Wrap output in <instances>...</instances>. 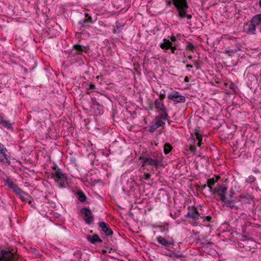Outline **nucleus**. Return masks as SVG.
<instances>
[{
  "label": "nucleus",
  "mask_w": 261,
  "mask_h": 261,
  "mask_svg": "<svg viewBox=\"0 0 261 261\" xmlns=\"http://www.w3.org/2000/svg\"><path fill=\"white\" fill-rule=\"evenodd\" d=\"M173 5L176 7L177 15L180 18L187 17L188 19L191 18V15L187 14L188 6L186 0H173Z\"/></svg>",
  "instance_id": "1"
},
{
  "label": "nucleus",
  "mask_w": 261,
  "mask_h": 261,
  "mask_svg": "<svg viewBox=\"0 0 261 261\" xmlns=\"http://www.w3.org/2000/svg\"><path fill=\"white\" fill-rule=\"evenodd\" d=\"M139 160L142 161V167H143L144 169L147 168V166H149L151 171H154V168L158 169L161 163V161L155 156H140Z\"/></svg>",
  "instance_id": "2"
},
{
  "label": "nucleus",
  "mask_w": 261,
  "mask_h": 261,
  "mask_svg": "<svg viewBox=\"0 0 261 261\" xmlns=\"http://www.w3.org/2000/svg\"><path fill=\"white\" fill-rule=\"evenodd\" d=\"M54 171L52 172L51 177L59 185L61 188L65 187L67 184V177L66 174L62 172L59 168H54Z\"/></svg>",
  "instance_id": "3"
},
{
  "label": "nucleus",
  "mask_w": 261,
  "mask_h": 261,
  "mask_svg": "<svg viewBox=\"0 0 261 261\" xmlns=\"http://www.w3.org/2000/svg\"><path fill=\"white\" fill-rule=\"evenodd\" d=\"M167 98L169 100L173 101L174 103H185L186 97L181 95L179 92L173 90L168 93Z\"/></svg>",
  "instance_id": "4"
},
{
  "label": "nucleus",
  "mask_w": 261,
  "mask_h": 261,
  "mask_svg": "<svg viewBox=\"0 0 261 261\" xmlns=\"http://www.w3.org/2000/svg\"><path fill=\"white\" fill-rule=\"evenodd\" d=\"M226 191L227 188L225 187L217 185L212 192H213V194L218 195L222 202H225Z\"/></svg>",
  "instance_id": "5"
},
{
  "label": "nucleus",
  "mask_w": 261,
  "mask_h": 261,
  "mask_svg": "<svg viewBox=\"0 0 261 261\" xmlns=\"http://www.w3.org/2000/svg\"><path fill=\"white\" fill-rule=\"evenodd\" d=\"M14 255L10 251L0 250L1 261H14Z\"/></svg>",
  "instance_id": "6"
},
{
  "label": "nucleus",
  "mask_w": 261,
  "mask_h": 261,
  "mask_svg": "<svg viewBox=\"0 0 261 261\" xmlns=\"http://www.w3.org/2000/svg\"><path fill=\"white\" fill-rule=\"evenodd\" d=\"M186 216L191 219L192 221H196L199 219L200 214L199 213L195 207L192 206L189 207Z\"/></svg>",
  "instance_id": "7"
},
{
  "label": "nucleus",
  "mask_w": 261,
  "mask_h": 261,
  "mask_svg": "<svg viewBox=\"0 0 261 261\" xmlns=\"http://www.w3.org/2000/svg\"><path fill=\"white\" fill-rule=\"evenodd\" d=\"M81 213L84 216V219L87 224H90L93 220V216L91 211L86 208L84 207L81 209Z\"/></svg>",
  "instance_id": "8"
},
{
  "label": "nucleus",
  "mask_w": 261,
  "mask_h": 261,
  "mask_svg": "<svg viewBox=\"0 0 261 261\" xmlns=\"http://www.w3.org/2000/svg\"><path fill=\"white\" fill-rule=\"evenodd\" d=\"M73 47L71 52L73 55H81L82 53H87L88 51V48L86 46L78 44L74 45Z\"/></svg>",
  "instance_id": "9"
},
{
  "label": "nucleus",
  "mask_w": 261,
  "mask_h": 261,
  "mask_svg": "<svg viewBox=\"0 0 261 261\" xmlns=\"http://www.w3.org/2000/svg\"><path fill=\"white\" fill-rule=\"evenodd\" d=\"M154 106L159 111L162 112L164 114H167L166 108L163 103V101L161 99H156L154 101Z\"/></svg>",
  "instance_id": "10"
},
{
  "label": "nucleus",
  "mask_w": 261,
  "mask_h": 261,
  "mask_svg": "<svg viewBox=\"0 0 261 261\" xmlns=\"http://www.w3.org/2000/svg\"><path fill=\"white\" fill-rule=\"evenodd\" d=\"M157 241L160 244L166 247H168L171 245H173L175 243L173 240L171 239V240H167L161 236H159L157 238Z\"/></svg>",
  "instance_id": "11"
},
{
  "label": "nucleus",
  "mask_w": 261,
  "mask_h": 261,
  "mask_svg": "<svg viewBox=\"0 0 261 261\" xmlns=\"http://www.w3.org/2000/svg\"><path fill=\"white\" fill-rule=\"evenodd\" d=\"M99 226L101 228L102 231L107 236H110L113 234V231L110 228L109 226L106 223L101 222L99 223Z\"/></svg>",
  "instance_id": "12"
},
{
  "label": "nucleus",
  "mask_w": 261,
  "mask_h": 261,
  "mask_svg": "<svg viewBox=\"0 0 261 261\" xmlns=\"http://www.w3.org/2000/svg\"><path fill=\"white\" fill-rule=\"evenodd\" d=\"M85 17L83 20H81L79 21V24L80 28L84 27L88 25V23H92V18L89 16L88 13H85Z\"/></svg>",
  "instance_id": "13"
},
{
  "label": "nucleus",
  "mask_w": 261,
  "mask_h": 261,
  "mask_svg": "<svg viewBox=\"0 0 261 261\" xmlns=\"http://www.w3.org/2000/svg\"><path fill=\"white\" fill-rule=\"evenodd\" d=\"M15 193L19 196L22 201H27L29 200V195L24 192L20 188L17 189L16 190Z\"/></svg>",
  "instance_id": "14"
},
{
  "label": "nucleus",
  "mask_w": 261,
  "mask_h": 261,
  "mask_svg": "<svg viewBox=\"0 0 261 261\" xmlns=\"http://www.w3.org/2000/svg\"><path fill=\"white\" fill-rule=\"evenodd\" d=\"M194 133L196 137V139L197 140V144L199 147H200L201 143L202 141V136L200 133L199 127L196 126L194 129Z\"/></svg>",
  "instance_id": "15"
},
{
  "label": "nucleus",
  "mask_w": 261,
  "mask_h": 261,
  "mask_svg": "<svg viewBox=\"0 0 261 261\" xmlns=\"http://www.w3.org/2000/svg\"><path fill=\"white\" fill-rule=\"evenodd\" d=\"M172 46V43L169 39H164L163 43H161L160 47L162 49H168Z\"/></svg>",
  "instance_id": "16"
},
{
  "label": "nucleus",
  "mask_w": 261,
  "mask_h": 261,
  "mask_svg": "<svg viewBox=\"0 0 261 261\" xmlns=\"http://www.w3.org/2000/svg\"><path fill=\"white\" fill-rule=\"evenodd\" d=\"M87 240L91 243L94 244L97 242L101 243L102 242L101 239L97 234H94L93 236H88L87 237Z\"/></svg>",
  "instance_id": "17"
},
{
  "label": "nucleus",
  "mask_w": 261,
  "mask_h": 261,
  "mask_svg": "<svg viewBox=\"0 0 261 261\" xmlns=\"http://www.w3.org/2000/svg\"><path fill=\"white\" fill-rule=\"evenodd\" d=\"M250 22L255 25H258L261 23V14H258L254 16Z\"/></svg>",
  "instance_id": "18"
},
{
  "label": "nucleus",
  "mask_w": 261,
  "mask_h": 261,
  "mask_svg": "<svg viewBox=\"0 0 261 261\" xmlns=\"http://www.w3.org/2000/svg\"><path fill=\"white\" fill-rule=\"evenodd\" d=\"M7 151L0 152V161L6 162L10 164V156L6 154Z\"/></svg>",
  "instance_id": "19"
},
{
  "label": "nucleus",
  "mask_w": 261,
  "mask_h": 261,
  "mask_svg": "<svg viewBox=\"0 0 261 261\" xmlns=\"http://www.w3.org/2000/svg\"><path fill=\"white\" fill-rule=\"evenodd\" d=\"M256 26L254 24L252 23L251 22L249 25L248 28L247 30V33L249 34L254 35L255 34L256 31Z\"/></svg>",
  "instance_id": "20"
},
{
  "label": "nucleus",
  "mask_w": 261,
  "mask_h": 261,
  "mask_svg": "<svg viewBox=\"0 0 261 261\" xmlns=\"http://www.w3.org/2000/svg\"><path fill=\"white\" fill-rule=\"evenodd\" d=\"M242 48V46L239 44H238L236 46V50H233L230 49H228L225 50V53L227 54L229 56H231L232 54H234L237 53L238 51L241 50Z\"/></svg>",
  "instance_id": "21"
},
{
  "label": "nucleus",
  "mask_w": 261,
  "mask_h": 261,
  "mask_svg": "<svg viewBox=\"0 0 261 261\" xmlns=\"http://www.w3.org/2000/svg\"><path fill=\"white\" fill-rule=\"evenodd\" d=\"M0 126L6 127L7 128H12V124L6 120H4L0 117Z\"/></svg>",
  "instance_id": "22"
},
{
  "label": "nucleus",
  "mask_w": 261,
  "mask_h": 261,
  "mask_svg": "<svg viewBox=\"0 0 261 261\" xmlns=\"http://www.w3.org/2000/svg\"><path fill=\"white\" fill-rule=\"evenodd\" d=\"M218 178H217L215 179L214 178H210L207 181V187L209 188V190L211 192H212L214 189L213 188V186L214 185L215 182L217 181V180Z\"/></svg>",
  "instance_id": "23"
},
{
  "label": "nucleus",
  "mask_w": 261,
  "mask_h": 261,
  "mask_svg": "<svg viewBox=\"0 0 261 261\" xmlns=\"http://www.w3.org/2000/svg\"><path fill=\"white\" fill-rule=\"evenodd\" d=\"M225 204V205L228 206L230 207L231 208H237L238 207L234 205L233 200L232 197L230 198V200H225V202H224Z\"/></svg>",
  "instance_id": "24"
},
{
  "label": "nucleus",
  "mask_w": 261,
  "mask_h": 261,
  "mask_svg": "<svg viewBox=\"0 0 261 261\" xmlns=\"http://www.w3.org/2000/svg\"><path fill=\"white\" fill-rule=\"evenodd\" d=\"M6 182H7V184L8 185V187L9 188L12 189L15 192H16V190L17 189H19V188L15 184H14L13 182H12V181H11L10 180L8 179L6 181Z\"/></svg>",
  "instance_id": "25"
},
{
  "label": "nucleus",
  "mask_w": 261,
  "mask_h": 261,
  "mask_svg": "<svg viewBox=\"0 0 261 261\" xmlns=\"http://www.w3.org/2000/svg\"><path fill=\"white\" fill-rule=\"evenodd\" d=\"M167 116L168 115H163L161 119H159L156 121L155 123L158 124L159 127L162 126L164 124L163 120H165L167 119Z\"/></svg>",
  "instance_id": "26"
},
{
  "label": "nucleus",
  "mask_w": 261,
  "mask_h": 261,
  "mask_svg": "<svg viewBox=\"0 0 261 261\" xmlns=\"http://www.w3.org/2000/svg\"><path fill=\"white\" fill-rule=\"evenodd\" d=\"M79 200L81 202H85L86 200V197L82 192H77Z\"/></svg>",
  "instance_id": "27"
},
{
  "label": "nucleus",
  "mask_w": 261,
  "mask_h": 261,
  "mask_svg": "<svg viewBox=\"0 0 261 261\" xmlns=\"http://www.w3.org/2000/svg\"><path fill=\"white\" fill-rule=\"evenodd\" d=\"M172 147L171 145L169 143H166L164 145V153L165 154H167L168 153L170 152V151L171 150Z\"/></svg>",
  "instance_id": "28"
},
{
  "label": "nucleus",
  "mask_w": 261,
  "mask_h": 261,
  "mask_svg": "<svg viewBox=\"0 0 261 261\" xmlns=\"http://www.w3.org/2000/svg\"><path fill=\"white\" fill-rule=\"evenodd\" d=\"M195 49V46L191 42H188L186 45V49L190 50L193 51Z\"/></svg>",
  "instance_id": "29"
},
{
  "label": "nucleus",
  "mask_w": 261,
  "mask_h": 261,
  "mask_svg": "<svg viewBox=\"0 0 261 261\" xmlns=\"http://www.w3.org/2000/svg\"><path fill=\"white\" fill-rule=\"evenodd\" d=\"M93 108H95V107H96L98 110H100L102 108V106L100 105L97 102H95L93 104ZM98 113H101L100 111H99Z\"/></svg>",
  "instance_id": "30"
},
{
  "label": "nucleus",
  "mask_w": 261,
  "mask_h": 261,
  "mask_svg": "<svg viewBox=\"0 0 261 261\" xmlns=\"http://www.w3.org/2000/svg\"><path fill=\"white\" fill-rule=\"evenodd\" d=\"M159 126L158 124L155 123V122L152 123L149 128V131L150 132H153Z\"/></svg>",
  "instance_id": "31"
},
{
  "label": "nucleus",
  "mask_w": 261,
  "mask_h": 261,
  "mask_svg": "<svg viewBox=\"0 0 261 261\" xmlns=\"http://www.w3.org/2000/svg\"><path fill=\"white\" fill-rule=\"evenodd\" d=\"M201 119V117H200L199 115H194V117L191 116L190 117V118H189V122L191 123V121L193 120H200Z\"/></svg>",
  "instance_id": "32"
},
{
  "label": "nucleus",
  "mask_w": 261,
  "mask_h": 261,
  "mask_svg": "<svg viewBox=\"0 0 261 261\" xmlns=\"http://www.w3.org/2000/svg\"><path fill=\"white\" fill-rule=\"evenodd\" d=\"M95 85L93 83H91L89 85V87L87 88V92L89 93L90 92H91V90H94L95 89Z\"/></svg>",
  "instance_id": "33"
},
{
  "label": "nucleus",
  "mask_w": 261,
  "mask_h": 261,
  "mask_svg": "<svg viewBox=\"0 0 261 261\" xmlns=\"http://www.w3.org/2000/svg\"><path fill=\"white\" fill-rule=\"evenodd\" d=\"M124 23L117 22L116 23V28L118 30H121L124 27Z\"/></svg>",
  "instance_id": "34"
},
{
  "label": "nucleus",
  "mask_w": 261,
  "mask_h": 261,
  "mask_svg": "<svg viewBox=\"0 0 261 261\" xmlns=\"http://www.w3.org/2000/svg\"><path fill=\"white\" fill-rule=\"evenodd\" d=\"M1 151H7V149L5 147L4 145L0 143V152Z\"/></svg>",
  "instance_id": "35"
},
{
  "label": "nucleus",
  "mask_w": 261,
  "mask_h": 261,
  "mask_svg": "<svg viewBox=\"0 0 261 261\" xmlns=\"http://www.w3.org/2000/svg\"><path fill=\"white\" fill-rule=\"evenodd\" d=\"M150 176H151V175L150 174L147 173H145L144 174L143 178L145 180H148L150 178Z\"/></svg>",
  "instance_id": "36"
},
{
  "label": "nucleus",
  "mask_w": 261,
  "mask_h": 261,
  "mask_svg": "<svg viewBox=\"0 0 261 261\" xmlns=\"http://www.w3.org/2000/svg\"><path fill=\"white\" fill-rule=\"evenodd\" d=\"M166 97V94L165 93H160V97L158 99H161V100H164V99H165Z\"/></svg>",
  "instance_id": "37"
},
{
  "label": "nucleus",
  "mask_w": 261,
  "mask_h": 261,
  "mask_svg": "<svg viewBox=\"0 0 261 261\" xmlns=\"http://www.w3.org/2000/svg\"><path fill=\"white\" fill-rule=\"evenodd\" d=\"M165 2L167 6H170L172 4H173V0H166Z\"/></svg>",
  "instance_id": "38"
},
{
  "label": "nucleus",
  "mask_w": 261,
  "mask_h": 261,
  "mask_svg": "<svg viewBox=\"0 0 261 261\" xmlns=\"http://www.w3.org/2000/svg\"><path fill=\"white\" fill-rule=\"evenodd\" d=\"M176 40V38L174 36H171L170 37V41L171 43L174 42Z\"/></svg>",
  "instance_id": "39"
},
{
  "label": "nucleus",
  "mask_w": 261,
  "mask_h": 261,
  "mask_svg": "<svg viewBox=\"0 0 261 261\" xmlns=\"http://www.w3.org/2000/svg\"><path fill=\"white\" fill-rule=\"evenodd\" d=\"M170 49H171V53L172 54H175V51L176 49V48L175 45L174 46H172L171 47Z\"/></svg>",
  "instance_id": "40"
},
{
  "label": "nucleus",
  "mask_w": 261,
  "mask_h": 261,
  "mask_svg": "<svg viewBox=\"0 0 261 261\" xmlns=\"http://www.w3.org/2000/svg\"><path fill=\"white\" fill-rule=\"evenodd\" d=\"M193 62L194 63V66L195 67H196L197 69H198L199 68V65H198V62L196 61H193Z\"/></svg>",
  "instance_id": "41"
},
{
  "label": "nucleus",
  "mask_w": 261,
  "mask_h": 261,
  "mask_svg": "<svg viewBox=\"0 0 261 261\" xmlns=\"http://www.w3.org/2000/svg\"><path fill=\"white\" fill-rule=\"evenodd\" d=\"M184 81H185V82H187H187H189V77H188V76H186V77H185Z\"/></svg>",
  "instance_id": "42"
},
{
  "label": "nucleus",
  "mask_w": 261,
  "mask_h": 261,
  "mask_svg": "<svg viewBox=\"0 0 261 261\" xmlns=\"http://www.w3.org/2000/svg\"><path fill=\"white\" fill-rule=\"evenodd\" d=\"M186 67L189 68H192L193 67V66L191 64H187L186 65Z\"/></svg>",
  "instance_id": "43"
},
{
  "label": "nucleus",
  "mask_w": 261,
  "mask_h": 261,
  "mask_svg": "<svg viewBox=\"0 0 261 261\" xmlns=\"http://www.w3.org/2000/svg\"><path fill=\"white\" fill-rule=\"evenodd\" d=\"M259 6L261 8V0H260L258 2Z\"/></svg>",
  "instance_id": "44"
},
{
  "label": "nucleus",
  "mask_w": 261,
  "mask_h": 261,
  "mask_svg": "<svg viewBox=\"0 0 261 261\" xmlns=\"http://www.w3.org/2000/svg\"><path fill=\"white\" fill-rule=\"evenodd\" d=\"M188 58H189V59H192V56H191V55H190V56H188Z\"/></svg>",
  "instance_id": "45"
},
{
  "label": "nucleus",
  "mask_w": 261,
  "mask_h": 261,
  "mask_svg": "<svg viewBox=\"0 0 261 261\" xmlns=\"http://www.w3.org/2000/svg\"><path fill=\"white\" fill-rule=\"evenodd\" d=\"M207 219L208 220H210L211 219V218L210 217L208 216V217H207Z\"/></svg>",
  "instance_id": "46"
},
{
  "label": "nucleus",
  "mask_w": 261,
  "mask_h": 261,
  "mask_svg": "<svg viewBox=\"0 0 261 261\" xmlns=\"http://www.w3.org/2000/svg\"><path fill=\"white\" fill-rule=\"evenodd\" d=\"M174 255H175V256H176L177 257H179L180 256L179 255H176V254H174Z\"/></svg>",
  "instance_id": "47"
},
{
  "label": "nucleus",
  "mask_w": 261,
  "mask_h": 261,
  "mask_svg": "<svg viewBox=\"0 0 261 261\" xmlns=\"http://www.w3.org/2000/svg\"><path fill=\"white\" fill-rule=\"evenodd\" d=\"M223 122V121H222L221 122H219V125H221L222 124V123Z\"/></svg>",
  "instance_id": "48"
},
{
  "label": "nucleus",
  "mask_w": 261,
  "mask_h": 261,
  "mask_svg": "<svg viewBox=\"0 0 261 261\" xmlns=\"http://www.w3.org/2000/svg\"><path fill=\"white\" fill-rule=\"evenodd\" d=\"M215 120L214 118H211V120L214 121Z\"/></svg>",
  "instance_id": "49"
},
{
  "label": "nucleus",
  "mask_w": 261,
  "mask_h": 261,
  "mask_svg": "<svg viewBox=\"0 0 261 261\" xmlns=\"http://www.w3.org/2000/svg\"><path fill=\"white\" fill-rule=\"evenodd\" d=\"M29 203L30 204H31V200H29Z\"/></svg>",
  "instance_id": "50"
},
{
  "label": "nucleus",
  "mask_w": 261,
  "mask_h": 261,
  "mask_svg": "<svg viewBox=\"0 0 261 261\" xmlns=\"http://www.w3.org/2000/svg\"><path fill=\"white\" fill-rule=\"evenodd\" d=\"M186 62V61H183V63H185Z\"/></svg>",
  "instance_id": "51"
},
{
  "label": "nucleus",
  "mask_w": 261,
  "mask_h": 261,
  "mask_svg": "<svg viewBox=\"0 0 261 261\" xmlns=\"http://www.w3.org/2000/svg\"><path fill=\"white\" fill-rule=\"evenodd\" d=\"M114 33H116V30H114Z\"/></svg>",
  "instance_id": "52"
},
{
  "label": "nucleus",
  "mask_w": 261,
  "mask_h": 261,
  "mask_svg": "<svg viewBox=\"0 0 261 261\" xmlns=\"http://www.w3.org/2000/svg\"><path fill=\"white\" fill-rule=\"evenodd\" d=\"M260 31H261V29H260Z\"/></svg>",
  "instance_id": "53"
}]
</instances>
